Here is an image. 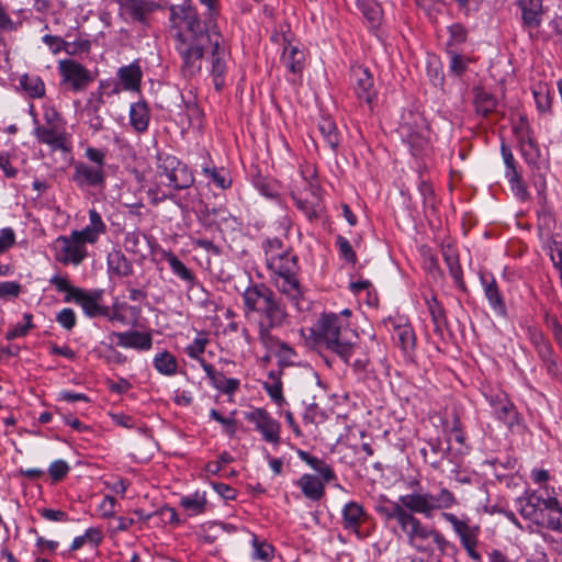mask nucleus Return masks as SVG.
<instances>
[{"instance_id":"338daca9","label":"nucleus","mask_w":562,"mask_h":562,"mask_svg":"<svg viewBox=\"0 0 562 562\" xmlns=\"http://www.w3.org/2000/svg\"><path fill=\"white\" fill-rule=\"evenodd\" d=\"M199 2L205 7L206 9V15L209 16V22L212 23V20L220 12V3L218 0H199Z\"/></svg>"},{"instance_id":"c756f323","label":"nucleus","mask_w":562,"mask_h":562,"mask_svg":"<svg viewBox=\"0 0 562 562\" xmlns=\"http://www.w3.org/2000/svg\"><path fill=\"white\" fill-rule=\"evenodd\" d=\"M20 85L31 98H42L45 94V85L38 76L25 74L21 77Z\"/></svg>"},{"instance_id":"20e7f679","label":"nucleus","mask_w":562,"mask_h":562,"mask_svg":"<svg viewBox=\"0 0 562 562\" xmlns=\"http://www.w3.org/2000/svg\"><path fill=\"white\" fill-rule=\"evenodd\" d=\"M280 247L281 243L278 239L269 240L266 246V260L272 273V282L296 311H303L308 304L296 278V257L286 251L279 252Z\"/></svg>"},{"instance_id":"f3484780","label":"nucleus","mask_w":562,"mask_h":562,"mask_svg":"<svg viewBox=\"0 0 562 562\" xmlns=\"http://www.w3.org/2000/svg\"><path fill=\"white\" fill-rule=\"evenodd\" d=\"M112 337L117 339V345L123 348L136 350H149L153 346V337L149 333L128 330L124 333H112Z\"/></svg>"},{"instance_id":"052dcab7","label":"nucleus","mask_w":562,"mask_h":562,"mask_svg":"<svg viewBox=\"0 0 562 562\" xmlns=\"http://www.w3.org/2000/svg\"><path fill=\"white\" fill-rule=\"evenodd\" d=\"M89 227L98 232L100 235L105 233L106 226L102 221L101 215L93 209L89 211Z\"/></svg>"},{"instance_id":"79ce46f5","label":"nucleus","mask_w":562,"mask_h":562,"mask_svg":"<svg viewBox=\"0 0 562 562\" xmlns=\"http://www.w3.org/2000/svg\"><path fill=\"white\" fill-rule=\"evenodd\" d=\"M203 173L212 180V182L220 189H227L232 184V180L228 173L224 170H217L216 168H203Z\"/></svg>"},{"instance_id":"b1692460","label":"nucleus","mask_w":562,"mask_h":562,"mask_svg":"<svg viewBox=\"0 0 562 562\" xmlns=\"http://www.w3.org/2000/svg\"><path fill=\"white\" fill-rule=\"evenodd\" d=\"M481 281L484 285L485 296L488 300L491 307L498 314H505V304L494 278L490 277L488 280L485 274H482Z\"/></svg>"},{"instance_id":"f704fd0d","label":"nucleus","mask_w":562,"mask_h":562,"mask_svg":"<svg viewBox=\"0 0 562 562\" xmlns=\"http://www.w3.org/2000/svg\"><path fill=\"white\" fill-rule=\"evenodd\" d=\"M475 109L479 114L487 116L496 108V99L488 92L479 90L474 98Z\"/></svg>"},{"instance_id":"13d9d810","label":"nucleus","mask_w":562,"mask_h":562,"mask_svg":"<svg viewBox=\"0 0 562 562\" xmlns=\"http://www.w3.org/2000/svg\"><path fill=\"white\" fill-rule=\"evenodd\" d=\"M85 156L89 159L91 165L99 166L101 169H104L105 165V154L93 147H88L85 151Z\"/></svg>"},{"instance_id":"5fc2aeb1","label":"nucleus","mask_w":562,"mask_h":562,"mask_svg":"<svg viewBox=\"0 0 562 562\" xmlns=\"http://www.w3.org/2000/svg\"><path fill=\"white\" fill-rule=\"evenodd\" d=\"M15 243L14 231L10 227L0 229V255L10 249Z\"/></svg>"},{"instance_id":"8fccbe9b","label":"nucleus","mask_w":562,"mask_h":562,"mask_svg":"<svg viewBox=\"0 0 562 562\" xmlns=\"http://www.w3.org/2000/svg\"><path fill=\"white\" fill-rule=\"evenodd\" d=\"M59 325L68 330L76 326L77 317L71 308H63L56 316Z\"/></svg>"},{"instance_id":"393cba45","label":"nucleus","mask_w":562,"mask_h":562,"mask_svg":"<svg viewBox=\"0 0 562 562\" xmlns=\"http://www.w3.org/2000/svg\"><path fill=\"white\" fill-rule=\"evenodd\" d=\"M119 78L124 90L137 91L142 80L140 67L136 64L119 69Z\"/></svg>"},{"instance_id":"c85d7f7f","label":"nucleus","mask_w":562,"mask_h":562,"mask_svg":"<svg viewBox=\"0 0 562 562\" xmlns=\"http://www.w3.org/2000/svg\"><path fill=\"white\" fill-rule=\"evenodd\" d=\"M153 363L155 369L164 375H173L177 372V359L168 351L157 353Z\"/></svg>"},{"instance_id":"37998d69","label":"nucleus","mask_w":562,"mask_h":562,"mask_svg":"<svg viewBox=\"0 0 562 562\" xmlns=\"http://www.w3.org/2000/svg\"><path fill=\"white\" fill-rule=\"evenodd\" d=\"M49 282L55 285V288L57 289V291L59 292H65L66 295H65V299L64 301L65 302H71V299L74 296V291L75 290H78L77 286H74L70 284V282L68 281V279L59 276V274H55L50 278Z\"/></svg>"},{"instance_id":"4c0bfd02","label":"nucleus","mask_w":562,"mask_h":562,"mask_svg":"<svg viewBox=\"0 0 562 562\" xmlns=\"http://www.w3.org/2000/svg\"><path fill=\"white\" fill-rule=\"evenodd\" d=\"M532 93L537 109L542 113L549 112L551 110V94L549 87L540 83L533 88Z\"/></svg>"},{"instance_id":"e433bc0d","label":"nucleus","mask_w":562,"mask_h":562,"mask_svg":"<svg viewBox=\"0 0 562 562\" xmlns=\"http://www.w3.org/2000/svg\"><path fill=\"white\" fill-rule=\"evenodd\" d=\"M318 130L328 146L335 149L339 144V136L335 123L330 119H323L318 123Z\"/></svg>"},{"instance_id":"7ed1b4c3","label":"nucleus","mask_w":562,"mask_h":562,"mask_svg":"<svg viewBox=\"0 0 562 562\" xmlns=\"http://www.w3.org/2000/svg\"><path fill=\"white\" fill-rule=\"evenodd\" d=\"M244 311L247 317L257 313L261 316L259 323V339L265 347L273 345L271 328L280 327L285 318L284 306L278 300L273 291L263 284L249 285L244 294Z\"/></svg>"},{"instance_id":"6e6d98bb","label":"nucleus","mask_w":562,"mask_h":562,"mask_svg":"<svg viewBox=\"0 0 562 562\" xmlns=\"http://www.w3.org/2000/svg\"><path fill=\"white\" fill-rule=\"evenodd\" d=\"M337 245L339 247L342 258L345 260H347L348 262L355 263L356 259H357L356 254H355L350 243L348 241V239L342 236H338Z\"/></svg>"},{"instance_id":"9d476101","label":"nucleus","mask_w":562,"mask_h":562,"mask_svg":"<svg viewBox=\"0 0 562 562\" xmlns=\"http://www.w3.org/2000/svg\"><path fill=\"white\" fill-rule=\"evenodd\" d=\"M518 510L522 517L530 521L543 526L547 517V497H542L537 493L527 494L524 497L518 498Z\"/></svg>"},{"instance_id":"ddd939ff","label":"nucleus","mask_w":562,"mask_h":562,"mask_svg":"<svg viewBox=\"0 0 562 562\" xmlns=\"http://www.w3.org/2000/svg\"><path fill=\"white\" fill-rule=\"evenodd\" d=\"M74 296L71 302H75L81 306L85 314L89 317H94L97 315H106L108 308L101 306L100 301L102 299V294L100 291H86L81 288L74 291Z\"/></svg>"},{"instance_id":"cd10ccee","label":"nucleus","mask_w":562,"mask_h":562,"mask_svg":"<svg viewBox=\"0 0 562 562\" xmlns=\"http://www.w3.org/2000/svg\"><path fill=\"white\" fill-rule=\"evenodd\" d=\"M442 256L445 259V262L448 266L449 272L451 277L453 278L454 282L460 286H464L463 282V273L462 269L459 262L458 255L456 254L454 249L451 247H447L442 250Z\"/></svg>"},{"instance_id":"603ef678","label":"nucleus","mask_w":562,"mask_h":562,"mask_svg":"<svg viewBox=\"0 0 562 562\" xmlns=\"http://www.w3.org/2000/svg\"><path fill=\"white\" fill-rule=\"evenodd\" d=\"M21 292V284L14 281L0 282V299L16 297Z\"/></svg>"},{"instance_id":"5701e85b","label":"nucleus","mask_w":562,"mask_h":562,"mask_svg":"<svg viewBox=\"0 0 562 562\" xmlns=\"http://www.w3.org/2000/svg\"><path fill=\"white\" fill-rule=\"evenodd\" d=\"M490 404L499 420L507 425L514 424L517 413L514 405L505 396L496 395L495 397H490Z\"/></svg>"},{"instance_id":"473e14b6","label":"nucleus","mask_w":562,"mask_h":562,"mask_svg":"<svg viewBox=\"0 0 562 562\" xmlns=\"http://www.w3.org/2000/svg\"><path fill=\"white\" fill-rule=\"evenodd\" d=\"M165 258L169 263L171 271L182 281L187 282L188 284H192L194 282V274L172 252H167Z\"/></svg>"},{"instance_id":"2f4dec72","label":"nucleus","mask_w":562,"mask_h":562,"mask_svg":"<svg viewBox=\"0 0 562 562\" xmlns=\"http://www.w3.org/2000/svg\"><path fill=\"white\" fill-rule=\"evenodd\" d=\"M263 389L277 404L281 405L284 401L282 395V382L280 379V372L270 371L268 373V380L263 382Z\"/></svg>"},{"instance_id":"1a4fd4ad","label":"nucleus","mask_w":562,"mask_h":562,"mask_svg":"<svg viewBox=\"0 0 562 562\" xmlns=\"http://www.w3.org/2000/svg\"><path fill=\"white\" fill-rule=\"evenodd\" d=\"M56 259L64 263L78 266L87 257V247L78 240L72 234L69 236H59L55 240Z\"/></svg>"},{"instance_id":"774afa93","label":"nucleus","mask_w":562,"mask_h":562,"mask_svg":"<svg viewBox=\"0 0 562 562\" xmlns=\"http://www.w3.org/2000/svg\"><path fill=\"white\" fill-rule=\"evenodd\" d=\"M449 33L453 43H462L465 41L467 31L461 24H453L449 27Z\"/></svg>"},{"instance_id":"f03ea898","label":"nucleus","mask_w":562,"mask_h":562,"mask_svg":"<svg viewBox=\"0 0 562 562\" xmlns=\"http://www.w3.org/2000/svg\"><path fill=\"white\" fill-rule=\"evenodd\" d=\"M458 505L456 495L442 487L437 494L417 492L402 495L398 502L385 501L376 510L385 519L396 520L401 530L406 535L408 543L418 552L431 554L435 544L443 551L448 541L437 529L424 525L414 514L431 518L438 510L446 512Z\"/></svg>"},{"instance_id":"a18cd8bd","label":"nucleus","mask_w":562,"mask_h":562,"mask_svg":"<svg viewBox=\"0 0 562 562\" xmlns=\"http://www.w3.org/2000/svg\"><path fill=\"white\" fill-rule=\"evenodd\" d=\"M506 178L510 183L513 192L520 199H525L527 196V191L522 184L521 177L517 169L506 170Z\"/></svg>"},{"instance_id":"72a5a7b5","label":"nucleus","mask_w":562,"mask_h":562,"mask_svg":"<svg viewBox=\"0 0 562 562\" xmlns=\"http://www.w3.org/2000/svg\"><path fill=\"white\" fill-rule=\"evenodd\" d=\"M181 506L193 515L204 512L206 498L204 493L195 492L194 494L183 496L180 499Z\"/></svg>"},{"instance_id":"58836bf2","label":"nucleus","mask_w":562,"mask_h":562,"mask_svg":"<svg viewBox=\"0 0 562 562\" xmlns=\"http://www.w3.org/2000/svg\"><path fill=\"white\" fill-rule=\"evenodd\" d=\"M520 148L521 154L529 164H535L540 156V149L538 145L529 135L520 136Z\"/></svg>"},{"instance_id":"f8f14e48","label":"nucleus","mask_w":562,"mask_h":562,"mask_svg":"<svg viewBox=\"0 0 562 562\" xmlns=\"http://www.w3.org/2000/svg\"><path fill=\"white\" fill-rule=\"evenodd\" d=\"M72 179L79 187H102L105 172L99 166L79 162L75 166Z\"/></svg>"},{"instance_id":"bf43d9fd","label":"nucleus","mask_w":562,"mask_h":562,"mask_svg":"<svg viewBox=\"0 0 562 562\" xmlns=\"http://www.w3.org/2000/svg\"><path fill=\"white\" fill-rule=\"evenodd\" d=\"M292 196H293L297 207L301 209L307 217L312 218L313 216H316V210L314 209V205L312 202L299 196L294 190H292Z\"/></svg>"},{"instance_id":"09e8293b","label":"nucleus","mask_w":562,"mask_h":562,"mask_svg":"<svg viewBox=\"0 0 562 562\" xmlns=\"http://www.w3.org/2000/svg\"><path fill=\"white\" fill-rule=\"evenodd\" d=\"M252 546H254V558L269 561L272 554V547L265 542H259L258 538L255 535H251Z\"/></svg>"},{"instance_id":"0eeeda50","label":"nucleus","mask_w":562,"mask_h":562,"mask_svg":"<svg viewBox=\"0 0 562 562\" xmlns=\"http://www.w3.org/2000/svg\"><path fill=\"white\" fill-rule=\"evenodd\" d=\"M44 124L34 131L41 143L47 144L53 149L66 148V131L60 114L52 106L44 108Z\"/></svg>"},{"instance_id":"2eb2a0df","label":"nucleus","mask_w":562,"mask_h":562,"mask_svg":"<svg viewBox=\"0 0 562 562\" xmlns=\"http://www.w3.org/2000/svg\"><path fill=\"white\" fill-rule=\"evenodd\" d=\"M353 89L357 98L366 103H371L376 92L373 88V79L368 69L356 67L352 69Z\"/></svg>"},{"instance_id":"bb28decb","label":"nucleus","mask_w":562,"mask_h":562,"mask_svg":"<svg viewBox=\"0 0 562 562\" xmlns=\"http://www.w3.org/2000/svg\"><path fill=\"white\" fill-rule=\"evenodd\" d=\"M130 121L131 125L137 132H144L147 130L149 123V110L145 102H136L131 105Z\"/></svg>"},{"instance_id":"39448f33","label":"nucleus","mask_w":562,"mask_h":562,"mask_svg":"<svg viewBox=\"0 0 562 562\" xmlns=\"http://www.w3.org/2000/svg\"><path fill=\"white\" fill-rule=\"evenodd\" d=\"M315 341L349 362L357 336L337 314H323L313 328Z\"/></svg>"},{"instance_id":"412c9836","label":"nucleus","mask_w":562,"mask_h":562,"mask_svg":"<svg viewBox=\"0 0 562 562\" xmlns=\"http://www.w3.org/2000/svg\"><path fill=\"white\" fill-rule=\"evenodd\" d=\"M547 517L543 527L562 533V499L557 497H547Z\"/></svg>"},{"instance_id":"4be33fe9","label":"nucleus","mask_w":562,"mask_h":562,"mask_svg":"<svg viewBox=\"0 0 562 562\" xmlns=\"http://www.w3.org/2000/svg\"><path fill=\"white\" fill-rule=\"evenodd\" d=\"M305 497L311 501H319L325 494V485L322 480L312 474L302 475L296 483Z\"/></svg>"},{"instance_id":"864d4df0","label":"nucleus","mask_w":562,"mask_h":562,"mask_svg":"<svg viewBox=\"0 0 562 562\" xmlns=\"http://www.w3.org/2000/svg\"><path fill=\"white\" fill-rule=\"evenodd\" d=\"M71 234L83 245H86L87 243L94 244L100 236L98 232H95L88 225L81 231H74Z\"/></svg>"},{"instance_id":"a19ab883","label":"nucleus","mask_w":562,"mask_h":562,"mask_svg":"<svg viewBox=\"0 0 562 562\" xmlns=\"http://www.w3.org/2000/svg\"><path fill=\"white\" fill-rule=\"evenodd\" d=\"M267 349L276 350V355L279 358V361L282 364H290L292 363V359L295 356L294 350L286 345L285 342L279 341L273 337V345L270 347H266Z\"/></svg>"},{"instance_id":"0e129e2a","label":"nucleus","mask_w":562,"mask_h":562,"mask_svg":"<svg viewBox=\"0 0 562 562\" xmlns=\"http://www.w3.org/2000/svg\"><path fill=\"white\" fill-rule=\"evenodd\" d=\"M87 112L89 115V126L94 131L99 132L103 127V120L98 114V109L95 106L93 108H87Z\"/></svg>"},{"instance_id":"de8ad7c7","label":"nucleus","mask_w":562,"mask_h":562,"mask_svg":"<svg viewBox=\"0 0 562 562\" xmlns=\"http://www.w3.org/2000/svg\"><path fill=\"white\" fill-rule=\"evenodd\" d=\"M207 342L209 340L206 338L196 337L189 346H187V355L192 359L200 360L201 362L203 360L201 359V356L204 352Z\"/></svg>"},{"instance_id":"69168bd1","label":"nucleus","mask_w":562,"mask_h":562,"mask_svg":"<svg viewBox=\"0 0 562 562\" xmlns=\"http://www.w3.org/2000/svg\"><path fill=\"white\" fill-rule=\"evenodd\" d=\"M58 401H64V402H78V401H82V402H89V397L83 394V393H75V392H71V391H60L58 393Z\"/></svg>"},{"instance_id":"6ab92c4d","label":"nucleus","mask_w":562,"mask_h":562,"mask_svg":"<svg viewBox=\"0 0 562 562\" xmlns=\"http://www.w3.org/2000/svg\"><path fill=\"white\" fill-rule=\"evenodd\" d=\"M201 366L204 372L206 373L207 378L210 379L212 385L220 392H223L225 394H233L239 387V380L233 378H225L223 373L215 371L213 366L205 362L204 360L201 361Z\"/></svg>"},{"instance_id":"680f3d73","label":"nucleus","mask_w":562,"mask_h":562,"mask_svg":"<svg viewBox=\"0 0 562 562\" xmlns=\"http://www.w3.org/2000/svg\"><path fill=\"white\" fill-rule=\"evenodd\" d=\"M43 42L49 47L53 54H58L61 49H65V41L61 37L47 34L43 36Z\"/></svg>"},{"instance_id":"aec40b11","label":"nucleus","mask_w":562,"mask_h":562,"mask_svg":"<svg viewBox=\"0 0 562 562\" xmlns=\"http://www.w3.org/2000/svg\"><path fill=\"white\" fill-rule=\"evenodd\" d=\"M441 518L452 526L453 531L459 536L461 543L477 539V527L470 526L468 520L460 519L452 513H441Z\"/></svg>"},{"instance_id":"423d86ee","label":"nucleus","mask_w":562,"mask_h":562,"mask_svg":"<svg viewBox=\"0 0 562 562\" xmlns=\"http://www.w3.org/2000/svg\"><path fill=\"white\" fill-rule=\"evenodd\" d=\"M157 175L165 178L162 183L175 191L190 188L194 177L187 165L172 155L159 154L157 157Z\"/></svg>"},{"instance_id":"a878e982","label":"nucleus","mask_w":562,"mask_h":562,"mask_svg":"<svg viewBox=\"0 0 562 562\" xmlns=\"http://www.w3.org/2000/svg\"><path fill=\"white\" fill-rule=\"evenodd\" d=\"M304 61V53L300 50L296 46L288 44L283 48V53L281 56V63L283 66L289 69L293 74L301 72L303 68Z\"/></svg>"},{"instance_id":"f257e3e1","label":"nucleus","mask_w":562,"mask_h":562,"mask_svg":"<svg viewBox=\"0 0 562 562\" xmlns=\"http://www.w3.org/2000/svg\"><path fill=\"white\" fill-rule=\"evenodd\" d=\"M171 22L184 75L193 76L200 71L203 56L209 55L213 82L220 91L225 85L229 59L221 34L211 25L205 30L191 5L172 7Z\"/></svg>"},{"instance_id":"ea45409f","label":"nucleus","mask_w":562,"mask_h":562,"mask_svg":"<svg viewBox=\"0 0 562 562\" xmlns=\"http://www.w3.org/2000/svg\"><path fill=\"white\" fill-rule=\"evenodd\" d=\"M428 311L431 315L432 323L435 325L436 330H441L446 325L445 311L441 304L437 301L436 297H431L427 300Z\"/></svg>"},{"instance_id":"49530a36","label":"nucleus","mask_w":562,"mask_h":562,"mask_svg":"<svg viewBox=\"0 0 562 562\" xmlns=\"http://www.w3.org/2000/svg\"><path fill=\"white\" fill-rule=\"evenodd\" d=\"M536 344H537V349H538L539 356L543 359V361L547 362L548 370L550 372H553L554 369L557 368V363L552 360V357H551L552 356L551 346L549 345V342L543 340L541 336H539L538 340H536Z\"/></svg>"},{"instance_id":"dca6fc26","label":"nucleus","mask_w":562,"mask_h":562,"mask_svg":"<svg viewBox=\"0 0 562 562\" xmlns=\"http://www.w3.org/2000/svg\"><path fill=\"white\" fill-rule=\"evenodd\" d=\"M341 515L344 528L356 533L358 538H364V535L360 531L361 524L367 519V513L362 505L357 502H349L344 506Z\"/></svg>"},{"instance_id":"c03bdc74","label":"nucleus","mask_w":562,"mask_h":562,"mask_svg":"<svg viewBox=\"0 0 562 562\" xmlns=\"http://www.w3.org/2000/svg\"><path fill=\"white\" fill-rule=\"evenodd\" d=\"M23 318H24V324H18V325L13 326V328L7 333L5 338L8 340H13L15 338L26 336L27 333L30 331V329L33 327V323H32L33 317L31 314H27V313L24 314Z\"/></svg>"},{"instance_id":"c9c22d12","label":"nucleus","mask_w":562,"mask_h":562,"mask_svg":"<svg viewBox=\"0 0 562 562\" xmlns=\"http://www.w3.org/2000/svg\"><path fill=\"white\" fill-rule=\"evenodd\" d=\"M109 267L119 277H127L132 273L131 262L120 252L109 256Z\"/></svg>"},{"instance_id":"7c9ffc66","label":"nucleus","mask_w":562,"mask_h":562,"mask_svg":"<svg viewBox=\"0 0 562 562\" xmlns=\"http://www.w3.org/2000/svg\"><path fill=\"white\" fill-rule=\"evenodd\" d=\"M394 337L405 355L411 356L415 349V334L409 325L397 326L395 328Z\"/></svg>"},{"instance_id":"3c124183","label":"nucleus","mask_w":562,"mask_h":562,"mask_svg":"<svg viewBox=\"0 0 562 562\" xmlns=\"http://www.w3.org/2000/svg\"><path fill=\"white\" fill-rule=\"evenodd\" d=\"M69 470L70 468L66 461L56 460L49 465L48 472L54 481H60Z\"/></svg>"},{"instance_id":"a211bd4d","label":"nucleus","mask_w":562,"mask_h":562,"mask_svg":"<svg viewBox=\"0 0 562 562\" xmlns=\"http://www.w3.org/2000/svg\"><path fill=\"white\" fill-rule=\"evenodd\" d=\"M120 12L132 21L145 22L153 4L146 0H117Z\"/></svg>"},{"instance_id":"4468645a","label":"nucleus","mask_w":562,"mask_h":562,"mask_svg":"<svg viewBox=\"0 0 562 562\" xmlns=\"http://www.w3.org/2000/svg\"><path fill=\"white\" fill-rule=\"evenodd\" d=\"M516 5L521 12L524 27L535 30L541 25L546 13L542 0H516Z\"/></svg>"},{"instance_id":"4d7b16f0","label":"nucleus","mask_w":562,"mask_h":562,"mask_svg":"<svg viewBox=\"0 0 562 562\" xmlns=\"http://www.w3.org/2000/svg\"><path fill=\"white\" fill-rule=\"evenodd\" d=\"M91 48V44L88 40H79L72 43L65 42V50L69 55H76L78 53H88Z\"/></svg>"},{"instance_id":"9b49d317","label":"nucleus","mask_w":562,"mask_h":562,"mask_svg":"<svg viewBox=\"0 0 562 562\" xmlns=\"http://www.w3.org/2000/svg\"><path fill=\"white\" fill-rule=\"evenodd\" d=\"M247 419L255 424L257 430L261 432L266 441L272 443L279 442L280 425L265 409H254L247 415Z\"/></svg>"},{"instance_id":"e2e57ef3","label":"nucleus","mask_w":562,"mask_h":562,"mask_svg":"<svg viewBox=\"0 0 562 562\" xmlns=\"http://www.w3.org/2000/svg\"><path fill=\"white\" fill-rule=\"evenodd\" d=\"M211 418L222 424L225 427V431L229 435L235 432V422L233 419L223 417L216 409H211Z\"/></svg>"},{"instance_id":"6e6552de","label":"nucleus","mask_w":562,"mask_h":562,"mask_svg":"<svg viewBox=\"0 0 562 562\" xmlns=\"http://www.w3.org/2000/svg\"><path fill=\"white\" fill-rule=\"evenodd\" d=\"M57 69L61 85L74 92L86 90L94 80L91 70L71 58L60 59Z\"/></svg>"}]
</instances>
